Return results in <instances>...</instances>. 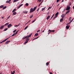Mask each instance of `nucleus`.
<instances>
[{
  "mask_svg": "<svg viewBox=\"0 0 74 74\" xmlns=\"http://www.w3.org/2000/svg\"><path fill=\"white\" fill-rule=\"evenodd\" d=\"M49 32L48 33V34H49V33H51H51H52V32H53V33L55 32V30H51L49 29L48 30V32Z\"/></svg>",
  "mask_w": 74,
  "mask_h": 74,
  "instance_id": "obj_2",
  "label": "nucleus"
},
{
  "mask_svg": "<svg viewBox=\"0 0 74 74\" xmlns=\"http://www.w3.org/2000/svg\"><path fill=\"white\" fill-rule=\"evenodd\" d=\"M38 35V33H36L35 34V36H37Z\"/></svg>",
  "mask_w": 74,
  "mask_h": 74,
  "instance_id": "obj_18",
  "label": "nucleus"
},
{
  "mask_svg": "<svg viewBox=\"0 0 74 74\" xmlns=\"http://www.w3.org/2000/svg\"><path fill=\"white\" fill-rule=\"evenodd\" d=\"M63 1H64V0H62V2H63Z\"/></svg>",
  "mask_w": 74,
  "mask_h": 74,
  "instance_id": "obj_62",
  "label": "nucleus"
},
{
  "mask_svg": "<svg viewBox=\"0 0 74 74\" xmlns=\"http://www.w3.org/2000/svg\"><path fill=\"white\" fill-rule=\"evenodd\" d=\"M32 33H31V34H29V36H28L27 38H29V37H30L31 36H32Z\"/></svg>",
  "mask_w": 74,
  "mask_h": 74,
  "instance_id": "obj_10",
  "label": "nucleus"
},
{
  "mask_svg": "<svg viewBox=\"0 0 74 74\" xmlns=\"http://www.w3.org/2000/svg\"><path fill=\"white\" fill-rule=\"evenodd\" d=\"M73 22V20H71V21L69 22V23H71V22Z\"/></svg>",
  "mask_w": 74,
  "mask_h": 74,
  "instance_id": "obj_48",
  "label": "nucleus"
},
{
  "mask_svg": "<svg viewBox=\"0 0 74 74\" xmlns=\"http://www.w3.org/2000/svg\"><path fill=\"white\" fill-rule=\"evenodd\" d=\"M20 5L21 7V6H22L23 5V4H21Z\"/></svg>",
  "mask_w": 74,
  "mask_h": 74,
  "instance_id": "obj_51",
  "label": "nucleus"
},
{
  "mask_svg": "<svg viewBox=\"0 0 74 74\" xmlns=\"http://www.w3.org/2000/svg\"><path fill=\"white\" fill-rule=\"evenodd\" d=\"M45 8H43L42 9V11H44V10H45Z\"/></svg>",
  "mask_w": 74,
  "mask_h": 74,
  "instance_id": "obj_31",
  "label": "nucleus"
},
{
  "mask_svg": "<svg viewBox=\"0 0 74 74\" xmlns=\"http://www.w3.org/2000/svg\"><path fill=\"white\" fill-rule=\"evenodd\" d=\"M8 38H8L5 39V40L3 41L2 42H4L5 41H6V40H8Z\"/></svg>",
  "mask_w": 74,
  "mask_h": 74,
  "instance_id": "obj_8",
  "label": "nucleus"
},
{
  "mask_svg": "<svg viewBox=\"0 0 74 74\" xmlns=\"http://www.w3.org/2000/svg\"><path fill=\"white\" fill-rule=\"evenodd\" d=\"M54 16V14H53L52 16L51 17V18L50 19H52V18H53V16Z\"/></svg>",
  "mask_w": 74,
  "mask_h": 74,
  "instance_id": "obj_39",
  "label": "nucleus"
},
{
  "mask_svg": "<svg viewBox=\"0 0 74 74\" xmlns=\"http://www.w3.org/2000/svg\"><path fill=\"white\" fill-rule=\"evenodd\" d=\"M11 74H14V73H13L12 71H11Z\"/></svg>",
  "mask_w": 74,
  "mask_h": 74,
  "instance_id": "obj_50",
  "label": "nucleus"
},
{
  "mask_svg": "<svg viewBox=\"0 0 74 74\" xmlns=\"http://www.w3.org/2000/svg\"><path fill=\"white\" fill-rule=\"evenodd\" d=\"M60 1V0H57V3H58V2H59Z\"/></svg>",
  "mask_w": 74,
  "mask_h": 74,
  "instance_id": "obj_46",
  "label": "nucleus"
},
{
  "mask_svg": "<svg viewBox=\"0 0 74 74\" xmlns=\"http://www.w3.org/2000/svg\"><path fill=\"white\" fill-rule=\"evenodd\" d=\"M8 30V28H6L4 29V31H6V30Z\"/></svg>",
  "mask_w": 74,
  "mask_h": 74,
  "instance_id": "obj_29",
  "label": "nucleus"
},
{
  "mask_svg": "<svg viewBox=\"0 0 74 74\" xmlns=\"http://www.w3.org/2000/svg\"><path fill=\"white\" fill-rule=\"evenodd\" d=\"M13 15H16V12H15L13 13Z\"/></svg>",
  "mask_w": 74,
  "mask_h": 74,
  "instance_id": "obj_20",
  "label": "nucleus"
},
{
  "mask_svg": "<svg viewBox=\"0 0 74 74\" xmlns=\"http://www.w3.org/2000/svg\"><path fill=\"white\" fill-rule=\"evenodd\" d=\"M18 31H16L15 34H16L18 33Z\"/></svg>",
  "mask_w": 74,
  "mask_h": 74,
  "instance_id": "obj_41",
  "label": "nucleus"
},
{
  "mask_svg": "<svg viewBox=\"0 0 74 74\" xmlns=\"http://www.w3.org/2000/svg\"><path fill=\"white\" fill-rule=\"evenodd\" d=\"M13 73H14V74L15 73V71H13Z\"/></svg>",
  "mask_w": 74,
  "mask_h": 74,
  "instance_id": "obj_55",
  "label": "nucleus"
},
{
  "mask_svg": "<svg viewBox=\"0 0 74 74\" xmlns=\"http://www.w3.org/2000/svg\"><path fill=\"white\" fill-rule=\"evenodd\" d=\"M15 35H16V34H15V33L12 36H14Z\"/></svg>",
  "mask_w": 74,
  "mask_h": 74,
  "instance_id": "obj_32",
  "label": "nucleus"
},
{
  "mask_svg": "<svg viewBox=\"0 0 74 74\" xmlns=\"http://www.w3.org/2000/svg\"><path fill=\"white\" fill-rule=\"evenodd\" d=\"M20 7H21V6H20L19 5V6L18 7V8H17V9H19V8H20Z\"/></svg>",
  "mask_w": 74,
  "mask_h": 74,
  "instance_id": "obj_37",
  "label": "nucleus"
},
{
  "mask_svg": "<svg viewBox=\"0 0 74 74\" xmlns=\"http://www.w3.org/2000/svg\"><path fill=\"white\" fill-rule=\"evenodd\" d=\"M10 16L7 18V20L8 19H9V18H10Z\"/></svg>",
  "mask_w": 74,
  "mask_h": 74,
  "instance_id": "obj_43",
  "label": "nucleus"
},
{
  "mask_svg": "<svg viewBox=\"0 0 74 74\" xmlns=\"http://www.w3.org/2000/svg\"><path fill=\"white\" fill-rule=\"evenodd\" d=\"M70 10H68V11H67L66 12V13H67H67H69V12H70Z\"/></svg>",
  "mask_w": 74,
  "mask_h": 74,
  "instance_id": "obj_34",
  "label": "nucleus"
},
{
  "mask_svg": "<svg viewBox=\"0 0 74 74\" xmlns=\"http://www.w3.org/2000/svg\"><path fill=\"white\" fill-rule=\"evenodd\" d=\"M27 42H28V41H27L25 42L24 44H26V43H27Z\"/></svg>",
  "mask_w": 74,
  "mask_h": 74,
  "instance_id": "obj_33",
  "label": "nucleus"
},
{
  "mask_svg": "<svg viewBox=\"0 0 74 74\" xmlns=\"http://www.w3.org/2000/svg\"><path fill=\"white\" fill-rule=\"evenodd\" d=\"M46 65H47V66H48V62H47L46 63Z\"/></svg>",
  "mask_w": 74,
  "mask_h": 74,
  "instance_id": "obj_45",
  "label": "nucleus"
},
{
  "mask_svg": "<svg viewBox=\"0 0 74 74\" xmlns=\"http://www.w3.org/2000/svg\"><path fill=\"white\" fill-rule=\"evenodd\" d=\"M69 5H70H70H71V3L70 2L69 3Z\"/></svg>",
  "mask_w": 74,
  "mask_h": 74,
  "instance_id": "obj_38",
  "label": "nucleus"
},
{
  "mask_svg": "<svg viewBox=\"0 0 74 74\" xmlns=\"http://www.w3.org/2000/svg\"><path fill=\"white\" fill-rule=\"evenodd\" d=\"M51 8H52V7H51V6H50V7H49V9H51Z\"/></svg>",
  "mask_w": 74,
  "mask_h": 74,
  "instance_id": "obj_47",
  "label": "nucleus"
},
{
  "mask_svg": "<svg viewBox=\"0 0 74 74\" xmlns=\"http://www.w3.org/2000/svg\"><path fill=\"white\" fill-rule=\"evenodd\" d=\"M61 17H62V19H64V16H65V15L64 14H62V15L61 16Z\"/></svg>",
  "mask_w": 74,
  "mask_h": 74,
  "instance_id": "obj_7",
  "label": "nucleus"
},
{
  "mask_svg": "<svg viewBox=\"0 0 74 74\" xmlns=\"http://www.w3.org/2000/svg\"><path fill=\"white\" fill-rule=\"evenodd\" d=\"M40 32V30H38L37 32V33H38V32Z\"/></svg>",
  "mask_w": 74,
  "mask_h": 74,
  "instance_id": "obj_44",
  "label": "nucleus"
},
{
  "mask_svg": "<svg viewBox=\"0 0 74 74\" xmlns=\"http://www.w3.org/2000/svg\"><path fill=\"white\" fill-rule=\"evenodd\" d=\"M30 21H31V20H29V21L28 22V23H29V22H30Z\"/></svg>",
  "mask_w": 74,
  "mask_h": 74,
  "instance_id": "obj_60",
  "label": "nucleus"
},
{
  "mask_svg": "<svg viewBox=\"0 0 74 74\" xmlns=\"http://www.w3.org/2000/svg\"><path fill=\"white\" fill-rule=\"evenodd\" d=\"M59 14V12H57L55 14V16H58V15Z\"/></svg>",
  "mask_w": 74,
  "mask_h": 74,
  "instance_id": "obj_17",
  "label": "nucleus"
},
{
  "mask_svg": "<svg viewBox=\"0 0 74 74\" xmlns=\"http://www.w3.org/2000/svg\"><path fill=\"white\" fill-rule=\"evenodd\" d=\"M27 12H28V11L26 10H25L24 11H23V13H24V14H27Z\"/></svg>",
  "mask_w": 74,
  "mask_h": 74,
  "instance_id": "obj_5",
  "label": "nucleus"
},
{
  "mask_svg": "<svg viewBox=\"0 0 74 74\" xmlns=\"http://www.w3.org/2000/svg\"><path fill=\"white\" fill-rule=\"evenodd\" d=\"M29 23V22H27L26 23V25H27V24L28 23Z\"/></svg>",
  "mask_w": 74,
  "mask_h": 74,
  "instance_id": "obj_58",
  "label": "nucleus"
},
{
  "mask_svg": "<svg viewBox=\"0 0 74 74\" xmlns=\"http://www.w3.org/2000/svg\"><path fill=\"white\" fill-rule=\"evenodd\" d=\"M11 26H12V25H11V24H10L8 26V27L10 28Z\"/></svg>",
  "mask_w": 74,
  "mask_h": 74,
  "instance_id": "obj_4",
  "label": "nucleus"
},
{
  "mask_svg": "<svg viewBox=\"0 0 74 74\" xmlns=\"http://www.w3.org/2000/svg\"><path fill=\"white\" fill-rule=\"evenodd\" d=\"M33 14H32V15H31V16L30 17V18H32L33 17Z\"/></svg>",
  "mask_w": 74,
  "mask_h": 74,
  "instance_id": "obj_25",
  "label": "nucleus"
},
{
  "mask_svg": "<svg viewBox=\"0 0 74 74\" xmlns=\"http://www.w3.org/2000/svg\"><path fill=\"white\" fill-rule=\"evenodd\" d=\"M10 42V40L8 41H6V42L5 43V44H8V42Z\"/></svg>",
  "mask_w": 74,
  "mask_h": 74,
  "instance_id": "obj_11",
  "label": "nucleus"
},
{
  "mask_svg": "<svg viewBox=\"0 0 74 74\" xmlns=\"http://www.w3.org/2000/svg\"><path fill=\"white\" fill-rule=\"evenodd\" d=\"M20 25L19 24H18V25H14V27H18V26H19Z\"/></svg>",
  "mask_w": 74,
  "mask_h": 74,
  "instance_id": "obj_14",
  "label": "nucleus"
},
{
  "mask_svg": "<svg viewBox=\"0 0 74 74\" xmlns=\"http://www.w3.org/2000/svg\"><path fill=\"white\" fill-rule=\"evenodd\" d=\"M73 9H74V6L73 7Z\"/></svg>",
  "mask_w": 74,
  "mask_h": 74,
  "instance_id": "obj_63",
  "label": "nucleus"
},
{
  "mask_svg": "<svg viewBox=\"0 0 74 74\" xmlns=\"http://www.w3.org/2000/svg\"><path fill=\"white\" fill-rule=\"evenodd\" d=\"M56 17H57V16H55V17H54L53 18V19H55V18H56Z\"/></svg>",
  "mask_w": 74,
  "mask_h": 74,
  "instance_id": "obj_49",
  "label": "nucleus"
},
{
  "mask_svg": "<svg viewBox=\"0 0 74 74\" xmlns=\"http://www.w3.org/2000/svg\"><path fill=\"white\" fill-rule=\"evenodd\" d=\"M9 23H6L5 24V26H7V25H8V24H9Z\"/></svg>",
  "mask_w": 74,
  "mask_h": 74,
  "instance_id": "obj_21",
  "label": "nucleus"
},
{
  "mask_svg": "<svg viewBox=\"0 0 74 74\" xmlns=\"http://www.w3.org/2000/svg\"><path fill=\"white\" fill-rule=\"evenodd\" d=\"M40 4H39V5L38 6V7H40Z\"/></svg>",
  "mask_w": 74,
  "mask_h": 74,
  "instance_id": "obj_61",
  "label": "nucleus"
},
{
  "mask_svg": "<svg viewBox=\"0 0 74 74\" xmlns=\"http://www.w3.org/2000/svg\"><path fill=\"white\" fill-rule=\"evenodd\" d=\"M4 25L1 26L0 29H3L4 28Z\"/></svg>",
  "mask_w": 74,
  "mask_h": 74,
  "instance_id": "obj_6",
  "label": "nucleus"
},
{
  "mask_svg": "<svg viewBox=\"0 0 74 74\" xmlns=\"http://www.w3.org/2000/svg\"><path fill=\"white\" fill-rule=\"evenodd\" d=\"M49 10V8H48V9H47V10Z\"/></svg>",
  "mask_w": 74,
  "mask_h": 74,
  "instance_id": "obj_64",
  "label": "nucleus"
},
{
  "mask_svg": "<svg viewBox=\"0 0 74 74\" xmlns=\"http://www.w3.org/2000/svg\"><path fill=\"white\" fill-rule=\"evenodd\" d=\"M16 9H14L12 11V12H15V11H16Z\"/></svg>",
  "mask_w": 74,
  "mask_h": 74,
  "instance_id": "obj_16",
  "label": "nucleus"
},
{
  "mask_svg": "<svg viewBox=\"0 0 74 74\" xmlns=\"http://www.w3.org/2000/svg\"><path fill=\"white\" fill-rule=\"evenodd\" d=\"M29 38H27L26 40V41H28L29 40Z\"/></svg>",
  "mask_w": 74,
  "mask_h": 74,
  "instance_id": "obj_40",
  "label": "nucleus"
},
{
  "mask_svg": "<svg viewBox=\"0 0 74 74\" xmlns=\"http://www.w3.org/2000/svg\"><path fill=\"white\" fill-rule=\"evenodd\" d=\"M28 26L26 27L24 29V30H26V29L27 28V27H28Z\"/></svg>",
  "mask_w": 74,
  "mask_h": 74,
  "instance_id": "obj_30",
  "label": "nucleus"
},
{
  "mask_svg": "<svg viewBox=\"0 0 74 74\" xmlns=\"http://www.w3.org/2000/svg\"><path fill=\"white\" fill-rule=\"evenodd\" d=\"M25 5H26V6H28V5H29V3H26L25 4Z\"/></svg>",
  "mask_w": 74,
  "mask_h": 74,
  "instance_id": "obj_27",
  "label": "nucleus"
},
{
  "mask_svg": "<svg viewBox=\"0 0 74 74\" xmlns=\"http://www.w3.org/2000/svg\"><path fill=\"white\" fill-rule=\"evenodd\" d=\"M11 0H9V1L10 2V1H11Z\"/></svg>",
  "mask_w": 74,
  "mask_h": 74,
  "instance_id": "obj_59",
  "label": "nucleus"
},
{
  "mask_svg": "<svg viewBox=\"0 0 74 74\" xmlns=\"http://www.w3.org/2000/svg\"><path fill=\"white\" fill-rule=\"evenodd\" d=\"M27 37H28V36H27L23 38V40H25V38H27Z\"/></svg>",
  "mask_w": 74,
  "mask_h": 74,
  "instance_id": "obj_12",
  "label": "nucleus"
},
{
  "mask_svg": "<svg viewBox=\"0 0 74 74\" xmlns=\"http://www.w3.org/2000/svg\"><path fill=\"white\" fill-rule=\"evenodd\" d=\"M41 0H38V1H39V2H41Z\"/></svg>",
  "mask_w": 74,
  "mask_h": 74,
  "instance_id": "obj_42",
  "label": "nucleus"
},
{
  "mask_svg": "<svg viewBox=\"0 0 74 74\" xmlns=\"http://www.w3.org/2000/svg\"><path fill=\"white\" fill-rule=\"evenodd\" d=\"M36 8H37V6L34 7V10L35 11H36Z\"/></svg>",
  "mask_w": 74,
  "mask_h": 74,
  "instance_id": "obj_19",
  "label": "nucleus"
},
{
  "mask_svg": "<svg viewBox=\"0 0 74 74\" xmlns=\"http://www.w3.org/2000/svg\"><path fill=\"white\" fill-rule=\"evenodd\" d=\"M43 1H44V0H42V1L41 3H42V2H43Z\"/></svg>",
  "mask_w": 74,
  "mask_h": 74,
  "instance_id": "obj_52",
  "label": "nucleus"
},
{
  "mask_svg": "<svg viewBox=\"0 0 74 74\" xmlns=\"http://www.w3.org/2000/svg\"><path fill=\"white\" fill-rule=\"evenodd\" d=\"M6 3H9V4H10V3H11L9 1H7L6 2Z\"/></svg>",
  "mask_w": 74,
  "mask_h": 74,
  "instance_id": "obj_24",
  "label": "nucleus"
},
{
  "mask_svg": "<svg viewBox=\"0 0 74 74\" xmlns=\"http://www.w3.org/2000/svg\"><path fill=\"white\" fill-rule=\"evenodd\" d=\"M63 19H64L63 18H61L60 20V22H62V21H63Z\"/></svg>",
  "mask_w": 74,
  "mask_h": 74,
  "instance_id": "obj_15",
  "label": "nucleus"
},
{
  "mask_svg": "<svg viewBox=\"0 0 74 74\" xmlns=\"http://www.w3.org/2000/svg\"><path fill=\"white\" fill-rule=\"evenodd\" d=\"M7 8V7L6 6H5L3 8V10H5V8Z\"/></svg>",
  "mask_w": 74,
  "mask_h": 74,
  "instance_id": "obj_22",
  "label": "nucleus"
},
{
  "mask_svg": "<svg viewBox=\"0 0 74 74\" xmlns=\"http://www.w3.org/2000/svg\"><path fill=\"white\" fill-rule=\"evenodd\" d=\"M70 22H69V23H68L67 24V25H69V24H70Z\"/></svg>",
  "mask_w": 74,
  "mask_h": 74,
  "instance_id": "obj_54",
  "label": "nucleus"
},
{
  "mask_svg": "<svg viewBox=\"0 0 74 74\" xmlns=\"http://www.w3.org/2000/svg\"><path fill=\"white\" fill-rule=\"evenodd\" d=\"M3 7H4V6L3 5H2L0 6V8H2Z\"/></svg>",
  "mask_w": 74,
  "mask_h": 74,
  "instance_id": "obj_23",
  "label": "nucleus"
},
{
  "mask_svg": "<svg viewBox=\"0 0 74 74\" xmlns=\"http://www.w3.org/2000/svg\"><path fill=\"white\" fill-rule=\"evenodd\" d=\"M39 9H38L37 10V11H39Z\"/></svg>",
  "mask_w": 74,
  "mask_h": 74,
  "instance_id": "obj_57",
  "label": "nucleus"
},
{
  "mask_svg": "<svg viewBox=\"0 0 74 74\" xmlns=\"http://www.w3.org/2000/svg\"><path fill=\"white\" fill-rule=\"evenodd\" d=\"M38 37H38L36 38H35L34 39H33V40H36V39H37V38H38Z\"/></svg>",
  "mask_w": 74,
  "mask_h": 74,
  "instance_id": "obj_26",
  "label": "nucleus"
},
{
  "mask_svg": "<svg viewBox=\"0 0 74 74\" xmlns=\"http://www.w3.org/2000/svg\"><path fill=\"white\" fill-rule=\"evenodd\" d=\"M44 30H43L42 31V33H44Z\"/></svg>",
  "mask_w": 74,
  "mask_h": 74,
  "instance_id": "obj_56",
  "label": "nucleus"
},
{
  "mask_svg": "<svg viewBox=\"0 0 74 74\" xmlns=\"http://www.w3.org/2000/svg\"><path fill=\"white\" fill-rule=\"evenodd\" d=\"M34 11H35L34 9L33 8H32L30 9V12H29V13H32V12H33Z\"/></svg>",
  "mask_w": 74,
  "mask_h": 74,
  "instance_id": "obj_1",
  "label": "nucleus"
},
{
  "mask_svg": "<svg viewBox=\"0 0 74 74\" xmlns=\"http://www.w3.org/2000/svg\"><path fill=\"white\" fill-rule=\"evenodd\" d=\"M50 17V16L49 15L47 17L46 19L47 20H48V19H49V17Z\"/></svg>",
  "mask_w": 74,
  "mask_h": 74,
  "instance_id": "obj_13",
  "label": "nucleus"
},
{
  "mask_svg": "<svg viewBox=\"0 0 74 74\" xmlns=\"http://www.w3.org/2000/svg\"><path fill=\"white\" fill-rule=\"evenodd\" d=\"M70 25H67L66 26V29H68L70 27Z\"/></svg>",
  "mask_w": 74,
  "mask_h": 74,
  "instance_id": "obj_9",
  "label": "nucleus"
},
{
  "mask_svg": "<svg viewBox=\"0 0 74 74\" xmlns=\"http://www.w3.org/2000/svg\"><path fill=\"white\" fill-rule=\"evenodd\" d=\"M69 9H70V6L67 7L66 8V10L68 11V10H69Z\"/></svg>",
  "mask_w": 74,
  "mask_h": 74,
  "instance_id": "obj_3",
  "label": "nucleus"
},
{
  "mask_svg": "<svg viewBox=\"0 0 74 74\" xmlns=\"http://www.w3.org/2000/svg\"><path fill=\"white\" fill-rule=\"evenodd\" d=\"M36 19L35 20H34L32 22V23H34V22H35V21H36Z\"/></svg>",
  "mask_w": 74,
  "mask_h": 74,
  "instance_id": "obj_36",
  "label": "nucleus"
},
{
  "mask_svg": "<svg viewBox=\"0 0 74 74\" xmlns=\"http://www.w3.org/2000/svg\"><path fill=\"white\" fill-rule=\"evenodd\" d=\"M17 1L16 0H14L13 1V3H15V2H16Z\"/></svg>",
  "mask_w": 74,
  "mask_h": 74,
  "instance_id": "obj_28",
  "label": "nucleus"
},
{
  "mask_svg": "<svg viewBox=\"0 0 74 74\" xmlns=\"http://www.w3.org/2000/svg\"><path fill=\"white\" fill-rule=\"evenodd\" d=\"M4 18V16H3V17H2V19H3V18Z\"/></svg>",
  "mask_w": 74,
  "mask_h": 74,
  "instance_id": "obj_53",
  "label": "nucleus"
},
{
  "mask_svg": "<svg viewBox=\"0 0 74 74\" xmlns=\"http://www.w3.org/2000/svg\"><path fill=\"white\" fill-rule=\"evenodd\" d=\"M16 29H15L14 31H13V33H15L16 31Z\"/></svg>",
  "mask_w": 74,
  "mask_h": 74,
  "instance_id": "obj_35",
  "label": "nucleus"
}]
</instances>
